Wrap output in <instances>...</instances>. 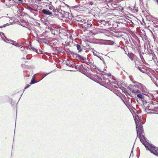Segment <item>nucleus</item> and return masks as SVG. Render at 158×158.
<instances>
[{"label": "nucleus", "instance_id": "1", "mask_svg": "<svg viewBox=\"0 0 158 158\" xmlns=\"http://www.w3.org/2000/svg\"><path fill=\"white\" fill-rule=\"evenodd\" d=\"M141 134H141L139 135V139L140 141L145 146L146 149H148L154 155L158 156V148L149 143H146L147 144H146L145 142V141H146V139L144 136L142 134Z\"/></svg>", "mask_w": 158, "mask_h": 158}, {"label": "nucleus", "instance_id": "2", "mask_svg": "<svg viewBox=\"0 0 158 158\" xmlns=\"http://www.w3.org/2000/svg\"><path fill=\"white\" fill-rule=\"evenodd\" d=\"M140 118V116L138 115H136L135 117H134V120L136 124L137 136H139V135L142 134L143 131L142 126L139 123L138 124L139 122H138V119L139 120H140L141 119Z\"/></svg>", "mask_w": 158, "mask_h": 158}, {"label": "nucleus", "instance_id": "3", "mask_svg": "<svg viewBox=\"0 0 158 158\" xmlns=\"http://www.w3.org/2000/svg\"><path fill=\"white\" fill-rule=\"evenodd\" d=\"M133 83H136L134 85L135 88L141 90L143 93L146 92L147 91H148L146 87L143 84L139 82L136 83L135 81H133Z\"/></svg>", "mask_w": 158, "mask_h": 158}, {"label": "nucleus", "instance_id": "4", "mask_svg": "<svg viewBox=\"0 0 158 158\" xmlns=\"http://www.w3.org/2000/svg\"><path fill=\"white\" fill-rule=\"evenodd\" d=\"M144 94L148 96L149 98L153 100L156 98V99L158 100V91H155L153 93V94L149 93L147 92V91L146 92L144 93Z\"/></svg>", "mask_w": 158, "mask_h": 158}, {"label": "nucleus", "instance_id": "5", "mask_svg": "<svg viewBox=\"0 0 158 158\" xmlns=\"http://www.w3.org/2000/svg\"><path fill=\"white\" fill-rule=\"evenodd\" d=\"M135 67L139 69V70L143 73H146V68L145 67H139L136 64H135Z\"/></svg>", "mask_w": 158, "mask_h": 158}, {"label": "nucleus", "instance_id": "6", "mask_svg": "<svg viewBox=\"0 0 158 158\" xmlns=\"http://www.w3.org/2000/svg\"><path fill=\"white\" fill-rule=\"evenodd\" d=\"M147 75L151 78V80L152 81L154 82H155L156 81V78L155 77V76L152 74H150L148 73L147 71L146 73Z\"/></svg>", "mask_w": 158, "mask_h": 158}, {"label": "nucleus", "instance_id": "7", "mask_svg": "<svg viewBox=\"0 0 158 158\" xmlns=\"http://www.w3.org/2000/svg\"><path fill=\"white\" fill-rule=\"evenodd\" d=\"M63 8L64 7L63 6H60L59 7H58V8H57V10H58V11H56V12H59L60 14L63 15L65 13V11L63 9Z\"/></svg>", "mask_w": 158, "mask_h": 158}, {"label": "nucleus", "instance_id": "8", "mask_svg": "<svg viewBox=\"0 0 158 158\" xmlns=\"http://www.w3.org/2000/svg\"><path fill=\"white\" fill-rule=\"evenodd\" d=\"M42 13L45 15H51L52 13L49 10L47 9H43L42 10Z\"/></svg>", "mask_w": 158, "mask_h": 158}, {"label": "nucleus", "instance_id": "9", "mask_svg": "<svg viewBox=\"0 0 158 158\" xmlns=\"http://www.w3.org/2000/svg\"><path fill=\"white\" fill-rule=\"evenodd\" d=\"M28 24L29 23L28 22L25 20H23L21 21L20 24L24 27H26L27 26H28Z\"/></svg>", "mask_w": 158, "mask_h": 158}, {"label": "nucleus", "instance_id": "10", "mask_svg": "<svg viewBox=\"0 0 158 158\" xmlns=\"http://www.w3.org/2000/svg\"><path fill=\"white\" fill-rule=\"evenodd\" d=\"M49 9L50 10H52V11L54 12H56V11H58L57 8H56L53 6L52 4H50L49 6Z\"/></svg>", "mask_w": 158, "mask_h": 158}, {"label": "nucleus", "instance_id": "11", "mask_svg": "<svg viewBox=\"0 0 158 158\" xmlns=\"http://www.w3.org/2000/svg\"><path fill=\"white\" fill-rule=\"evenodd\" d=\"M103 79L102 80V79L101 80H102V81L105 83L106 84H109V80L107 78L103 77Z\"/></svg>", "mask_w": 158, "mask_h": 158}, {"label": "nucleus", "instance_id": "12", "mask_svg": "<svg viewBox=\"0 0 158 158\" xmlns=\"http://www.w3.org/2000/svg\"><path fill=\"white\" fill-rule=\"evenodd\" d=\"M77 50L79 52L82 51V49L81 46L79 44H77Z\"/></svg>", "mask_w": 158, "mask_h": 158}, {"label": "nucleus", "instance_id": "13", "mask_svg": "<svg viewBox=\"0 0 158 158\" xmlns=\"http://www.w3.org/2000/svg\"><path fill=\"white\" fill-rule=\"evenodd\" d=\"M137 97L140 99H143L144 98V96L141 94H138L137 95Z\"/></svg>", "mask_w": 158, "mask_h": 158}, {"label": "nucleus", "instance_id": "14", "mask_svg": "<svg viewBox=\"0 0 158 158\" xmlns=\"http://www.w3.org/2000/svg\"><path fill=\"white\" fill-rule=\"evenodd\" d=\"M10 41L12 42V44L16 46V47H20L19 45L18 44V43H16V42L13 41L12 40H9Z\"/></svg>", "mask_w": 158, "mask_h": 158}, {"label": "nucleus", "instance_id": "15", "mask_svg": "<svg viewBox=\"0 0 158 158\" xmlns=\"http://www.w3.org/2000/svg\"><path fill=\"white\" fill-rule=\"evenodd\" d=\"M14 1L19 4L22 3L23 2V0H14Z\"/></svg>", "mask_w": 158, "mask_h": 158}, {"label": "nucleus", "instance_id": "16", "mask_svg": "<svg viewBox=\"0 0 158 158\" xmlns=\"http://www.w3.org/2000/svg\"><path fill=\"white\" fill-rule=\"evenodd\" d=\"M28 8L29 10H30L31 11V10L36 11L37 10L35 8H34L33 7H31L29 6L28 7Z\"/></svg>", "mask_w": 158, "mask_h": 158}, {"label": "nucleus", "instance_id": "17", "mask_svg": "<svg viewBox=\"0 0 158 158\" xmlns=\"http://www.w3.org/2000/svg\"><path fill=\"white\" fill-rule=\"evenodd\" d=\"M35 82H36L34 80V77H33L32 79L31 82L30 83V84H33L35 83Z\"/></svg>", "mask_w": 158, "mask_h": 158}, {"label": "nucleus", "instance_id": "18", "mask_svg": "<svg viewBox=\"0 0 158 158\" xmlns=\"http://www.w3.org/2000/svg\"><path fill=\"white\" fill-rule=\"evenodd\" d=\"M78 57L79 58H80V59H83V60H86V58L84 57H83L82 56H81L80 55H79L78 56Z\"/></svg>", "mask_w": 158, "mask_h": 158}, {"label": "nucleus", "instance_id": "19", "mask_svg": "<svg viewBox=\"0 0 158 158\" xmlns=\"http://www.w3.org/2000/svg\"><path fill=\"white\" fill-rule=\"evenodd\" d=\"M31 49L32 50H33L34 51H35L36 52V53H37V49H36L35 48H34V47H32L31 48Z\"/></svg>", "mask_w": 158, "mask_h": 158}, {"label": "nucleus", "instance_id": "20", "mask_svg": "<svg viewBox=\"0 0 158 158\" xmlns=\"http://www.w3.org/2000/svg\"><path fill=\"white\" fill-rule=\"evenodd\" d=\"M0 35H1V37L3 39L2 36H3V37H5V35L4 33L2 32H0Z\"/></svg>", "mask_w": 158, "mask_h": 158}, {"label": "nucleus", "instance_id": "21", "mask_svg": "<svg viewBox=\"0 0 158 158\" xmlns=\"http://www.w3.org/2000/svg\"><path fill=\"white\" fill-rule=\"evenodd\" d=\"M67 66H69L70 67H73V65L71 64H69L68 63H66V64Z\"/></svg>", "mask_w": 158, "mask_h": 158}, {"label": "nucleus", "instance_id": "22", "mask_svg": "<svg viewBox=\"0 0 158 158\" xmlns=\"http://www.w3.org/2000/svg\"><path fill=\"white\" fill-rule=\"evenodd\" d=\"M140 93V92L138 90H135V94H139V93Z\"/></svg>", "mask_w": 158, "mask_h": 158}, {"label": "nucleus", "instance_id": "23", "mask_svg": "<svg viewBox=\"0 0 158 158\" xmlns=\"http://www.w3.org/2000/svg\"><path fill=\"white\" fill-rule=\"evenodd\" d=\"M152 55L153 56V59L154 58H156V57H155V55L154 53H152Z\"/></svg>", "mask_w": 158, "mask_h": 158}, {"label": "nucleus", "instance_id": "24", "mask_svg": "<svg viewBox=\"0 0 158 158\" xmlns=\"http://www.w3.org/2000/svg\"><path fill=\"white\" fill-rule=\"evenodd\" d=\"M135 90L132 89L131 90V92L135 94Z\"/></svg>", "mask_w": 158, "mask_h": 158}, {"label": "nucleus", "instance_id": "25", "mask_svg": "<svg viewBox=\"0 0 158 158\" xmlns=\"http://www.w3.org/2000/svg\"><path fill=\"white\" fill-rule=\"evenodd\" d=\"M29 86H30V85H27L26 87H25L24 88V89H27V88H28V87H29Z\"/></svg>", "mask_w": 158, "mask_h": 158}, {"label": "nucleus", "instance_id": "26", "mask_svg": "<svg viewBox=\"0 0 158 158\" xmlns=\"http://www.w3.org/2000/svg\"><path fill=\"white\" fill-rule=\"evenodd\" d=\"M9 25V24H8V23H7L6 24H4V25H3V26L2 27H5L6 26H7V25Z\"/></svg>", "mask_w": 158, "mask_h": 158}, {"label": "nucleus", "instance_id": "27", "mask_svg": "<svg viewBox=\"0 0 158 158\" xmlns=\"http://www.w3.org/2000/svg\"><path fill=\"white\" fill-rule=\"evenodd\" d=\"M49 73H47V74H46L45 76L42 79H43Z\"/></svg>", "mask_w": 158, "mask_h": 158}, {"label": "nucleus", "instance_id": "28", "mask_svg": "<svg viewBox=\"0 0 158 158\" xmlns=\"http://www.w3.org/2000/svg\"><path fill=\"white\" fill-rule=\"evenodd\" d=\"M156 2H157V4H158V0H156Z\"/></svg>", "mask_w": 158, "mask_h": 158}, {"label": "nucleus", "instance_id": "29", "mask_svg": "<svg viewBox=\"0 0 158 158\" xmlns=\"http://www.w3.org/2000/svg\"><path fill=\"white\" fill-rule=\"evenodd\" d=\"M149 108V106L148 108V109L149 110H151V109H150Z\"/></svg>", "mask_w": 158, "mask_h": 158}, {"label": "nucleus", "instance_id": "30", "mask_svg": "<svg viewBox=\"0 0 158 158\" xmlns=\"http://www.w3.org/2000/svg\"><path fill=\"white\" fill-rule=\"evenodd\" d=\"M95 53L94 52V55H95Z\"/></svg>", "mask_w": 158, "mask_h": 158}, {"label": "nucleus", "instance_id": "31", "mask_svg": "<svg viewBox=\"0 0 158 158\" xmlns=\"http://www.w3.org/2000/svg\"><path fill=\"white\" fill-rule=\"evenodd\" d=\"M38 7V6H35V7Z\"/></svg>", "mask_w": 158, "mask_h": 158}]
</instances>
